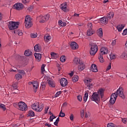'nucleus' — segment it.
Here are the masks:
<instances>
[{
	"label": "nucleus",
	"instance_id": "f257e3e1",
	"mask_svg": "<svg viewBox=\"0 0 127 127\" xmlns=\"http://www.w3.org/2000/svg\"><path fill=\"white\" fill-rule=\"evenodd\" d=\"M118 96L121 97L122 99H126V96L124 95V88L122 87H120L117 90L116 92L111 94L110 100L109 102L111 105H114L117 101V98Z\"/></svg>",
	"mask_w": 127,
	"mask_h": 127
},
{
	"label": "nucleus",
	"instance_id": "f03ea898",
	"mask_svg": "<svg viewBox=\"0 0 127 127\" xmlns=\"http://www.w3.org/2000/svg\"><path fill=\"white\" fill-rule=\"evenodd\" d=\"M19 25V22L9 21L8 22V27L9 30H14L18 28Z\"/></svg>",
	"mask_w": 127,
	"mask_h": 127
},
{
	"label": "nucleus",
	"instance_id": "7ed1b4c3",
	"mask_svg": "<svg viewBox=\"0 0 127 127\" xmlns=\"http://www.w3.org/2000/svg\"><path fill=\"white\" fill-rule=\"evenodd\" d=\"M90 45L91 46L90 54L92 56H94L98 52V45H97V44L94 43H90Z\"/></svg>",
	"mask_w": 127,
	"mask_h": 127
},
{
	"label": "nucleus",
	"instance_id": "20e7f679",
	"mask_svg": "<svg viewBox=\"0 0 127 127\" xmlns=\"http://www.w3.org/2000/svg\"><path fill=\"white\" fill-rule=\"evenodd\" d=\"M24 23L26 28H30V27L32 26L33 24L32 22H31V18L30 17V16H26L25 18Z\"/></svg>",
	"mask_w": 127,
	"mask_h": 127
},
{
	"label": "nucleus",
	"instance_id": "39448f33",
	"mask_svg": "<svg viewBox=\"0 0 127 127\" xmlns=\"http://www.w3.org/2000/svg\"><path fill=\"white\" fill-rule=\"evenodd\" d=\"M91 101L95 102L97 104L101 101V98L100 97V95L98 94V93L96 92H93L92 96L90 97Z\"/></svg>",
	"mask_w": 127,
	"mask_h": 127
},
{
	"label": "nucleus",
	"instance_id": "423d86ee",
	"mask_svg": "<svg viewBox=\"0 0 127 127\" xmlns=\"http://www.w3.org/2000/svg\"><path fill=\"white\" fill-rule=\"evenodd\" d=\"M18 106L19 107V110H20V111H22V112L27 111V109H28L27 107V105L22 101H20L18 103Z\"/></svg>",
	"mask_w": 127,
	"mask_h": 127
},
{
	"label": "nucleus",
	"instance_id": "0eeeda50",
	"mask_svg": "<svg viewBox=\"0 0 127 127\" xmlns=\"http://www.w3.org/2000/svg\"><path fill=\"white\" fill-rule=\"evenodd\" d=\"M13 7L16 10H22V9L24 8V5L21 3H16L13 5Z\"/></svg>",
	"mask_w": 127,
	"mask_h": 127
},
{
	"label": "nucleus",
	"instance_id": "6e6552de",
	"mask_svg": "<svg viewBox=\"0 0 127 127\" xmlns=\"http://www.w3.org/2000/svg\"><path fill=\"white\" fill-rule=\"evenodd\" d=\"M40 17L41 20L39 21V22L40 23H44L45 21H47V20L49 19V17H50V15L47 14L44 16H40Z\"/></svg>",
	"mask_w": 127,
	"mask_h": 127
},
{
	"label": "nucleus",
	"instance_id": "1a4fd4ad",
	"mask_svg": "<svg viewBox=\"0 0 127 127\" xmlns=\"http://www.w3.org/2000/svg\"><path fill=\"white\" fill-rule=\"evenodd\" d=\"M60 84L62 87H66L68 85V80L65 78H62L60 79Z\"/></svg>",
	"mask_w": 127,
	"mask_h": 127
},
{
	"label": "nucleus",
	"instance_id": "9d476101",
	"mask_svg": "<svg viewBox=\"0 0 127 127\" xmlns=\"http://www.w3.org/2000/svg\"><path fill=\"white\" fill-rule=\"evenodd\" d=\"M70 48L72 50H76V49H78L79 48V46L78 45V44L75 42H72L70 43Z\"/></svg>",
	"mask_w": 127,
	"mask_h": 127
},
{
	"label": "nucleus",
	"instance_id": "9b49d317",
	"mask_svg": "<svg viewBox=\"0 0 127 127\" xmlns=\"http://www.w3.org/2000/svg\"><path fill=\"white\" fill-rule=\"evenodd\" d=\"M62 7H61V9L62 10H63L64 11V12H67L69 11V9L67 8V2H65L61 4Z\"/></svg>",
	"mask_w": 127,
	"mask_h": 127
},
{
	"label": "nucleus",
	"instance_id": "f8f14e48",
	"mask_svg": "<svg viewBox=\"0 0 127 127\" xmlns=\"http://www.w3.org/2000/svg\"><path fill=\"white\" fill-rule=\"evenodd\" d=\"M109 52V50H108V48L103 47L100 49V53L99 54H102V55H104L105 54H108V53Z\"/></svg>",
	"mask_w": 127,
	"mask_h": 127
},
{
	"label": "nucleus",
	"instance_id": "ddd939ff",
	"mask_svg": "<svg viewBox=\"0 0 127 127\" xmlns=\"http://www.w3.org/2000/svg\"><path fill=\"white\" fill-rule=\"evenodd\" d=\"M90 70L92 71V72L97 73V72H98V67H97V65L95 64H92L90 67Z\"/></svg>",
	"mask_w": 127,
	"mask_h": 127
},
{
	"label": "nucleus",
	"instance_id": "4468645a",
	"mask_svg": "<svg viewBox=\"0 0 127 127\" xmlns=\"http://www.w3.org/2000/svg\"><path fill=\"white\" fill-rule=\"evenodd\" d=\"M33 90L34 93H36L37 92V90L38 89V82L37 81H35L33 82Z\"/></svg>",
	"mask_w": 127,
	"mask_h": 127
},
{
	"label": "nucleus",
	"instance_id": "2eb2a0df",
	"mask_svg": "<svg viewBox=\"0 0 127 127\" xmlns=\"http://www.w3.org/2000/svg\"><path fill=\"white\" fill-rule=\"evenodd\" d=\"M109 21V19L108 18L103 17L101 18H100V22L101 23H102L103 24H108V22Z\"/></svg>",
	"mask_w": 127,
	"mask_h": 127
},
{
	"label": "nucleus",
	"instance_id": "dca6fc26",
	"mask_svg": "<svg viewBox=\"0 0 127 127\" xmlns=\"http://www.w3.org/2000/svg\"><path fill=\"white\" fill-rule=\"evenodd\" d=\"M47 81L50 87H51V88H55L56 83H55V82L53 81V80L48 79Z\"/></svg>",
	"mask_w": 127,
	"mask_h": 127
},
{
	"label": "nucleus",
	"instance_id": "f3484780",
	"mask_svg": "<svg viewBox=\"0 0 127 127\" xmlns=\"http://www.w3.org/2000/svg\"><path fill=\"white\" fill-rule=\"evenodd\" d=\"M104 88H100L97 91V94L100 95L101 99H103L104 98Z\"/></svg>",
	"mask_w": 127,
	"mask_h": 127
},
{
	"label": "nucleus",
	"instance_id": "a211bd4d",
	"mask_svg": "<svg viewBox=\"0 0 127 127\" xmlns=\"http://www.w3.org/2000/svg\"><path fill=\"white\" fill-rule=\"evenodd\" d=\"M34 55L35 59H37V60H38L39 62L41 60V58H42V55L39 53H35Z\"/></svg>",
	"mask_w": 127,
	"mask_h": 127
},
{
	"label": "nucleus",
	"instance_id": "6ab92c4d",
	"mask_svg": "<svg viewBox=\"0 0 127 127\" xmlns=\"http://www.w3.org/2000/svg\"><path fill=\"white\" fill-rule=\"evenodd\" d=\"M97 34L99 37H100V38L103 37V29L102 28L98 29L97 32Z\"/></svg>",
	"mask_w": 127,
	"mask_h": 127
},
{
	"label": "nucleus",
	"instance_id": "aec40b11",
	"mask_svg": "<svg viewBox=\"0 0 127 127\" xmlns=\"http://www.w3.org/2000/svg\"><path fill=\"white\" fill-rule=\"evenodd\" d=\"M73 63L74 64H76V65H78V64H82V62L80 61V59L78 58H75L73 60Z\"/></svg>",
	"mask_w": 127,
	"mask_h": 127
},
{
	"label": "nucleus",
	"instance_id": "412c9836",
	"mask_svg": "<svg viewBox=\"0 0 127 127\" xmlns=\"http://www.w3.org/2000/svg\"><path fill=\"white\" fill-rule=\"evenodd\" d=\"M34 49L36 52H39L41 50V47L39 44H38L34 46Z\"/></svg>",
	"mask_w": 127,
	"mask_h": 127
},
{
	"label": "nucleus",
	"instance_id": "4be33fe9",
	"mask_svg": "<svg viewBox=\"0 0 127 127\" xmlns=\"http://www.w3.org/2000/svg\"><path fill=\"white\" fill-rule=\"evenodd\" d=\"M107 15V16L106 17L107 18H108V19H111V18H113L114 16H115V13L112 11L109 13H108Z\"/></svg>",
	"mask_w": 127,
	"mask_h": 127
},
{
	"label": "nucleus",
	"instance_id": "5701e85b",
	"mask_svg": "<svg viewBox=\"0 0 127 127\" xmlns=\"http://www.w3.org/2000/svg\"><path fill=\"white\" fill-rule=\"evenodd\" d=\"M24 55L27 57L30 56V55H32V52L29 50H26L24 52Z\"/></svg>",
	"mask_w": 127,
	"mask_h": 127
},
{
	"label": "nucleus",
	"instance_id": "b1692460",
	"mask_svg": "<svg viewBox=\"0 0 127 127\" xmlns=\"http://www.w3.org/2000/svg\"><path fill=\"white\" fill-rule=\"evenodd\" d=\"M84 69H85V64H84L82 62V64H79V65H78V70L79 71H83Z\"/></svg>",
	"mask_w": 127,
	"mask_h": 127
},
{
	"label": "nucleus",
	"instance_id": "393cba45",
	"mask_svg": "<svg viewBox=\"0 0 127 127\" xmlns=\"http://www.w3.org/2000/svg\"><path fill=\"white\" fill-rule=\"evenodd\" d=\"M125 27V25L122 24L121 25H119L117 26V28L119 31V32H121V31H122V30H123V29H124V28Z\"/></svg>",
	"mask_w": 127,
	"mask_h": 127
},
{
	"label": "nucleus",
	"instance_id": "a878e982",
	"mask_svg": "<svg viewBox=\"0 0 127 127\" xmlns=\"http://www.w3.org/2000/svg\"><path fill=\"white\" fill-rule=\"evenodd\" d=\"M95 33V31H93L92 29H88L87 30V34L88 36H91V35H93Z\"/></svg>",
	"mask_w": 127,
	"mask_h": 127
},
{
	"label": "nucleus",
	"instance_id": "bb28decb",
	"mask_svg": "<svg viewBox=\"0 0 127 127\" xmlns=\"http://www.w3.org/2000/svg\"><path fill=\"white\" fill-rule=\"evenodd\" d=\"M58 23L59 25L60 26H62V27H64L67 25V24H66V22H63L61 20H59Z\"/></svg>",
	"mask_w": 127,
	"mask_h": 127
},
{
	"label": "nucleus",
	"instance_id": "cd10ccee",
	"mask_svg": "<svg viewBox=\"0 0 127 127\" xmlns=\"http://www.w3.org/2000/svg\"><path fill=\"white\" fill-rule=\"evenodd\" d=\"M15 78L17 81L20 80V79H22V75L19 73H17L15 75Z\"/></svg>",
	"mask_w": 127,
	"mask_h": 127
},
{
	"label": "nucleus",
	"instance_id": "c85d7f7f",
	"mask_svg": "<svg viewBox=\"0 0 127 127\" xmlns=\"http://www.w3.org/2000/svg\"><path fill=\"white\" fill-rule=\"evenodd\" d=\"M51 55L52 59H56V58H58L59 56L58 54L55 53H51Z\"/></svg>",
	"mask_w": 127,
	"mask_h": 127
},
{
	"label": "nucleus",
	"instance_id": "c756f323",
	"mask_svg": "<svg viewBox=\"0 0 127 127\" xmlns=\"http://www.w3.org/2000/svg\"><path fill=\"white\" fill-rule=\"evenodd\" d=\"M43 110V106H39V105L38 104V106L37 107V108L36 109V111L37 112H41Z\"/></svg>",
	"mask_w": 127,
	"mask_h": 127
},
{
	"label": "nucleus",
	"instance_id": "7c9ffc66",
	"mask_svg": "<svg viewBox=\"0 0 127 127\" xmlns=\"http://www.w3.org/2000/svg\"><path fill=\"white\" fill-rule=\"evenodd\" d=\"M34 116H35V113L33 111L30 110L28 111V117H34Z\"/></svg>",
	"mask_w": 127,
	"mask_h": 127
},
{
	"label": "nucleus",
	"instance_id": "2f4dec72",
	"mask_svg": "<svg viewBox=\"0 0 127 127\" xmlns=\"http://www.w3.org/2000/svg\"><path fill=\"white\" fill-rule=\"evenodd\" d=\"M78 80H79V76L77 75H74L72 78V81H73V82H76Z\"/></svg>",
	"mask_w": 127,
	"mask_h": 127
},
{
	"label": "nucleus",
	"instance_id": "473e14b6",
	"mask_svg": "<svg viewBox=\"0 0 127 127\" xmlns=\"http://www.w3.org/2000/svg\"><path fill=\"white\" fill-rule=\"evenodd\" d=\"M98 59L101 63H104V58H103V55H102V54H99Z\"/></svg>",
	"mask_w": 127,
	"mask_h": 127
},
{
	"label": "nucleus",
	"instance_id": "72a5a7b5",
	"mask_svg": "<svg viewBox=\"0 0 127 127\" xmlns=\"http://www.w3.org/2000/svg\"><path fill=\"white\" fill-rule=\"evenodd\" d=\"M46 87V85H45V83H44V82H42L41 83V87H40V89L41 90H42V91L45 90V88Z\"/></svg>",
	"mask_w": 127,
	"mask_h": 127
},
{
	"label": "nucleus",
	"instance_id": "f704fd0d",
	"mask_svg": "<svg viewBox=\"0 0 127 127\" xmlns=\"http://www.w3.org/2000/svg\"><path fill=\"white\" fill-rule=\"evenodd\" d=\"M0 109L3 110L4 112L6 110V108H5V105L3 104H0Z\"/></svg>",
	"mask_w": 127,
	"mask_h": 127
},
{
	"label": "nucleus",
	"instance_id": "c9c22d12",
	"mask_svg": "<svg viewBox=\"0 0 127 127\" xmlns=\"http://www.w3.org/2000/svg\"><path fill=\"white\" fill-rule=\"evenodd\" d=\"M44 38H45V40H46V41H47V42H48L50 41V40L51 39V36H45Z\"/></svg>",
	"mask_w": 127,
	"mask_h": 127
},
{
	"label": "nucleus",
	"instance_id": "e433bc0d",
	"mask_svg": "<svg viewBox=\"0 0 127 127\" xmlns=\"http://www.w3.org/2000/svg\"><path fill=\"white\" fill-rule=\"evenodd\" d=\"M59 121H60V118L59 117H58L56 121L54 123L55 126H56V127H58V123H59Z\"/></svg>",
	"mask_w": 127,
	"mask_h": 127
},
{
	"label": "nucleus",
	"instance_id": "4c0bfd02",
	"mask_svg": "<svg viewBox=\"0 0 127 127\" xmlns=\"http://www.w3.org/2000/svg\"><path fill=\"white\" fill-rule=\"evenodd\" d=\"M60 60H61V62H63V63L65 62V61H66V59H65V56H62L60 58Z\"/></svg>",
	"mask_w": 127,
	"mask_h": 127
},
{
	"label": "nucleus",
	"instance_id": "58836bf2",
	"mask_svg": "<svg viewBox=\"0 0 127 127\" xmlns=\"http://www.w3.org/2000/svg\"><path fill=\"white\" fill-rule=\"evenodd\" d=\"M87 26H88V28H89L88 29H92L93 24H92V23H88L87 24Z\"/></svg>",
	"mask_w": 127,
	"mask_h": 127
},
{
	"label": "nucleus",
	"instance_id": "ea45409f",
	"mask_svg": "<svg viewBox=\"0 0 127 127\" xmlns=\"http://www.w3.org/2000/svg\"><path fill=\"white\" fill-rule=\"evenodd\" d=\"M59 117H61V118H64L65 117V113H62V110L61 111Z\"/></svg>",
	"mask_w": 127,
	"mask_h": 127
},
{
	"label": "nucleus",
	"instance_id": "a19ab883",
	"mask_svg": "<svg viewBox=\"0 0 127 127\" xmlns=\"http://www.w3.org/2000/svg\"><path fill=\"white\" fill-rule=\"evenodd\" d=\"M12 87L14 90H17V84L16 83H13Z\"/></svg>",
	"mask_w": 127,
	"mask_h": 127
},
{
	"label": "nucleus",
	"instance_id": "79ce46f5",
	"mask_svg": "<svg viewBox=\"0 0 127 127\" xmlns=\"http://www.w3.org/2000/svg\"><path fill=\"white\" fill-rule=\"evenodd\" d=\"M92 81H93V79H92L91 78H88V79L85 80L84 82L87 84H89V83H91Z\"/></svg>",
	"mask_w": 127,
	"mask_h": 127
},
{
	"label": "nucleus",
	"instance_id": "37998d69",
	"mask_svg": "<svg viewBox=\"0 0 127 127\" xmlns=\"http://www.w3.org/2000/svg\"><path fill=\"white\" fill-rule=\"evenodd\" d=\"M54 119H56V117L55 116L53 115L51 116L50 118V122H53V120H54Z\"/></svg>",
	"mask_w": 127,
	"mask_h": 127
},
{
	"label": "nucleus",
	"instance_id": "c03bdc74",
	"mask_svg": "<svg viewBox=\"0 0 127 127\" xmlns=\"http://www.w3.org/2000/svg\"><path fill=\"white\" fill-rule=\"evenodd\" d=\"M16 33H17V34L19 36H21V35H22V34H23V33H22V31L19 30L18 31H16Z\"/></svg>",
	"mask_w": 127,
	"mask_h": 127
},
{
	"label": "nucleus",
	"instance_id": "a18cd8bd",
	"mask_svg": "<svg viewBox=\"0 0 127 127\" xmlns=\"http://www.w3.org/2000/svg\"><path fill=\"white\" fill-rule=\"evenodd\" d=\"M122 58H124V59H127V53H123L122 55Z\"/></svg>",
	"mask_w": 127,
	"mask_h": 127
},
{
	"label": "nucleus",
	"instance_id": "49530a36",
	"mask_svg": "<svg viewBox=\"0 0 127 127\" xmlns=\"http://www.w3.org/2000/svg\"><path fill=\"white\" fill-rule=\"evenodd\" d=\"M37 107H38L37 105L34 104L32 106V109H33V110H35V111H36Z\"/></svg>",
	"mask_w": 127,
	"mask_h": 127
},
{
	"label": "nucleus",
	"instance_id": "de8ad7c7",
	"mask_svg": "<svg viewBox=\"0 0 127 127\" xmlns=\"http://www.w3.org/2000/svg\"><path fill=\"white\" fill-rule=\"evenodd\" d=\"M107 127H115V124L112 123H108L107 124Z\"/></svg>",
	"mask_w": 127,
	"mask_h": 127
},
{
	"label": "nucleus",
	"instance_id": "09e8293b",
	"mask_svg": "<svg viewBox=\"0 0 127 127\" xmlns=\"http://www.w3.org/2000/svg\"><path fill=\"white\" fill-rule=\"evenodd\" d=\"M18 72L20 74H22V75H25V71H24L23 70H18Z\"/></svg>",
	"mask_w": 127,
	"mask_h": 127
},
{
	"label": "nucleus",
	"instance_id": "8fccbe9b",
	"mask_svg": "<svg viewBox=\"0 0 127 127\" xmlns=\"http://www.w3.org/2000/svg\"><path fill=\"white\" fill-rule=\"evenodd\" d=\"M111 68H112V64L110 63L108 66H107L106 71H109V70H110Z\"/></svg>",
	"mask_w": 127,
	"mask_h": 127
},
{
	"label": "nucleus",
	"instance_id": "3c124183",
	"mask_svg": "<svg viewBox=\"0 0 127 127\" xmlns=\"http://www.w3.org/2000/svg\"><path fill=\"white\" fill-rule=\"evenodd\" d=\"M84 113H85V111L84 110H82L80 111V116L82 118V119L84 118Z\"/></svg>",
	"mask_w": 127,
	"mask_h": 127
},
{
	"label": "nucleus",
	"instance_id": "603ef678",
	"mask_svg": "<svg viewBox=\"0 0 127 127\" xmlns=\"http://www.w3.org/2000/svg\"><path fill=\"white\" fill-rule=\"evenodd\" d=\"M45 71V64H42L41 66V72H43Z\"/></svg>",
	"mask_w": 127,
	"mask_h": 127
},
{
	"label": "nucleus",
	"instance_id": "864d4df0",
	"mask_svg": "<svg viewBox=\"0 0 127 127\" xmlns=\"http://www.w3.org/2000/svg\"><path fill=\"white\" fill-rule=\"evenodd\" d=\"M30 36L31 38H36V37H37V34H31Z\"/></svg>",
	"mask_w": 127,
	"mask_h": 127
},
{
	"label": "nucleus",
	"instance_id": "5fc2aeb1",
	"mask_svg": "<svg viewBox=\"0 0 127 127\" xmlns=\"http://www.w3.org/2000/svg\"><path fill=\"white\" fill-rule=\"evenodd\" d=\"M110 59L111 60H114V59H116V56L115 55H110Z\"/></svg>",
	"mask_w": 127,
	"mask_h": 127
},
{
	"label": "nucleus",
	"instance_id": "6e6d98bb",
	"mask_svg": "<svg viewBox=\"0 0 127 127\" xmlns=\"http://www.w3.org/2000/svg\"><path fill=\"white\" fill-rule=\"evenodd\" d=\"M77 100H78L79 102H82V96L79 95L77 96Z\"/></svg>",
	"mask_w": 127,
	"mask_h": 127
},
{
	"label": "nucleus",
	"instance_id": "4d7b16f0",
	"mask_svg": "<svg viewBox=\"0 0 127 127\" xmlns=\"http://www.w3.org/2000/svg\"><path fill=\"white\" fill-rule=\"evenodd\" d=\"M127 35V29H125L123 31V33H122V35Z\"/></svg>",
	"mask_w": 127,
	"mask_h": 127
},
{
	"label": "nucleus",
	"instance_id": "13d9d810",
	"mask_svg": "<svg viewBox=\"0 0 127 127\" xmlns=\"http://www.w3.org/2000/svg\"><path fill=\"white\" fill-rule=\"evenodd\" d=\"M122 122L124 124H127V118H123Z\"/></svg>",
	"mask_w": 127,
	"mask_h": 127
},
{
	"label": "nucleus",
	"instance_id": "bf43d9fd",
	"mask_svg": "<svg viewBox=\"0 0 127 127\" xmlns=\"http://www.w3.org/2000/svg\"><path fill=\"white\" fill-rule=\"evenodd\" d=\"M60 95H61V91H59L57 92L56 94H55V97H57Z\"/></svg>",
	"mask_w": 127,
	"mask_h": 127
},
{
	"label": "nucleus",
	"instance_id": "052dcab7",
	"mask_svg": "<svg viewBox=\"0 0 127 127\" xmlns=\"http://www.w3.org/2000/svg\"><path fill=\"white\" fill-rule=\"evenodd\" d=\"M69 119L70 121H74V115H73V114H71Z\"/></svg>",
	"mask_w": 127,
	"mask_h": 127
},
{
	"label": "nucleus",
	"instance_id": "680f3d73",
	"mask_svg": "<svg viewBox=\"0 0 127 127\" xmlns=\"http://www.w3.org/2000/svg\"><path fill=\"white\" fill-rule=\"evenodd\" d=\"M116 43H117V41L116 40H114L113 41L112 44L113 46H115V45H116Z\"/></svg>",
	"mask_w": 127,
	"mask_h": 127
},
{
	"label": "nucleus",
	"instance_id": "e2e57ef3",
	"mask_svg": "<svg viewBox=\"0 0 127 127\" xmlns=\"http://www.w3.org/2000/svg\"><path fill=\"white\" fill-rule=\"evenodd\" d=\"M33 8V6H30V7H29L28 8V9L29 11H31V10H32Z\"/></svg>",
	"mask_w": 127,
	"mask_h": 127
},
{
	"label": "nucleus",
	"instance_id": "0e129e2a",
	"mask_svg": "<svg viewBox=\"0 0 127 127\" xmlns=\"http://www.w3.org/2000/svg\"><path fill=\"white\" fill-rule=\"evenodd\" d=\"M84 97L88 98V97H89V93H88V92H85Z\"/></svg>",
	"mask_w": 127,
	"mask_h": 127
},
{
	"label": "nucleus",
	"instance_id": "69168bd1",
	"mask_svg": "<svg viewBox=\"0 0 127 127\" xmlns=\"http://www.w3.org/2000/svg\"><path fill=\"white\" fill-rule=\"evenodd\" d=\"M22 2L24 3H27V2H29L28 0H22Z\"/></svg>",
	"mask_w": 127,
	"mask_h": 127
},
{
	"label": "nucleus",
	"instance_id": "338daca9",
	"mask_svg": "<svg viewBox=\"0 0 127 127\" xmlns=\"http://www.w3.org/2000/svg\"><path fill=\"white\" fill-rule=\"evenodd\" d=\"M67 105H68V103H67V102H64L63 103L62 107H66Z\"/></svg>",
	"mask_w": 127,
	"mask_h": 127
},
{
	"label": "nucleus",
	"instance_id": "774afa93",
	"mask_svg": "<svg viewBox=\"0 0 127 127\" xmlns=\"http://www.w3.org/2000/svg\"><path fill=\"white\" fill-rule=\"evenodd\" d=\"M45 127H51V124H48L47 123L45 124Z\"/></svg>",
	"mask_w": 127,
	"mask_h": 127
}]
</instances>
